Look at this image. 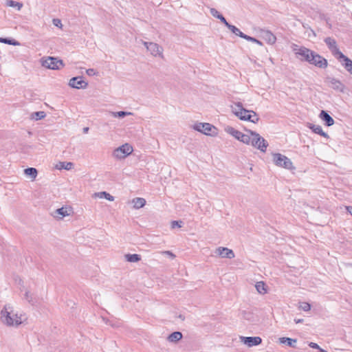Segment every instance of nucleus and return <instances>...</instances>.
<instances>
[{
    "instance_id": "79ce46f5",
    "label": "nucleus",
    "mask_w": 352,
    "mask_h": 352,
    "mask_svg": "<svg viewBox=\"0 0 352 352\" xmlns=\"http://www.w3.org/2000/svg\"><path fill=\"white\" fill-rule=\"evenodd\" d=\"M309 346L312 349H320V346L317 343H315V342H309Z\"/></svg>"
},
{
    "instance_id": "8fccbe9b",
    "label": "nucleus",
    "mask_w": 352,
    "mask_h": 352,
    "mask_svg": "<svg viewBox=\"0 0 352 352\" xmlns=\"http://www.w3.org/2000/svg\"><path fill=\"white\" fill-rule=\"evenodd\" d=\"M1 40H2V38H1V37H0V43H1Z\"/></svg>"
},
{
    "instance_id": "423d86ee",
    "label": "nucleus",
    "mask_w": 352,
    "mask_h": 352,
    "mask_svg": "<svg viewBox=\"0 0 352 352\" xmlns=\"http://www.w3.org/2000/svg\"><path fill=\"white\" fill-rule=\"evenodd\" d=\"M273 162L277 166L282 167L288 170L294 169L293 163L289 158L280 153H273Z\"/></svg>"
},
{
    "instance_id": "6ab92c4d",
    "label": "nucleus",
    "mask_w": 352,
    "mask_h": 352,
    "mask_svg": "<svg viewBox=\"0 0 352 352\" xmlns=\"http://www.w3.org/2000/svg\"><path fill=\"white\" fill-rule=\"evenodd\" d=\"M308 128H309L314 133H316V134H318L325 138H327L329 139V135L324 132L322 129V126H320V125H316V124H311V123H308V125H307Z\"/></svg>"
},
{
    "instance_id": "58836bf2",
    "label": "nucleus",
    "mask_w": 352,
    "mask_h": 352,
    "mask_svg": "<svg viewBox=\"0 0 352 352\" xmlns=\"http://www.w3.org/2000/svg\"><path fill=\"white\" fill-rule=\"evenodd\" d=\"M74 164L72 162H67L65 166V163H63L62 167L66 170H70L73 167Z\"/></svg>"
},
{
    "instance_id": "c85d7f7f",
    "label": "nucleus",
    "mask_w": 352,
    "mask_h": 352,
    "mask_svg": "<svg viewBox=\"0 0 352 352\" xmlns=\"http://www.w3.org/2000/svg\"><path fill=\"white\" fill-rule=\"evenodd\" d=\"M7 6L16 8L17 10H20L23 7V3L13 0H7L6 3Z\"/></svg>"
},
{
    "instance_id": "f3484780",
    "label": "nucleus",
    "mask_w": 352,
    "mask_h": 352,
    "mask_svg": "<svg viewBox=\"0 0 352 352\" xmlns=\"http://www.w3.org/2000/svg\"><path fill=\"white\" fill-rule=\"evenodd\" d=\"M216 254L221 256L222 258H232L235 256L234 252L232 250L224 247H219L217 248Z\"/></svg>"
},
{
    "instance_id": "a211bd4d",
    "label": "nucleus",
    "mask_w": 352,
    "mask_h": 352,
    "mask_svg": "<svg viewBox=\"0 0 352 352\" xmlns=\"http://www.w3.org/2000/svg\"><path fill=\"white\" fill-rule=\"evenodd\" d=\"M319 118L324 122L327 126H331L334 124V120L333 118L324 110H322L319 114Z\"/></svg>"
},
{
    "instance_id": "f8f14e48",
    "label": "nucleus",
    "mask_w": 352,
    "mask_h": 352,
    "mask_svg": "<svg viewBox=\"0 0 352 352\" xmlns=\"http://www.w3.org/2000/svg\"><path fill=\"white\" fill-rule=\"evenodd\" d=\"M144 45L151 52L153 56H162L163 49L158 44L153 42H143Z\"/></svg>"
},
{
    "instance_id": "cd10ccee",
    "label": "nucleus",
    "mask_w": 352,
    "mask_h": 352,
    "mask_svg": "<svg viewBox=\"0 0 352 352\" xmlns=\"http://www.w3.org/2000/svg\"><path fill=\"white\" fill-rule=\"evenodd\" d=\"M24 173L27 176H29L32 179H35L38 174L37 170L32 167L25 168L24 170Z\"/></svg>"
},
{
    "instance_id": "a19ab883",
    "label": "nucleus",
    "mask_w": 352,
    "mask_h": 352,
    "mask_svg": "<svg viewBox=\"0 0 352 352\" xmlns=\"http://www.w3.org/2000/svg\"><path fill=\"white\" fill-rule=\"evenodd\" d=\"M25 298L26 300H28L29 302H32V294L29 292H25Z\"/></svg>"
},
{
    "instance_id": "1a4fd4ad",
    "label": "nucleus",
    "mask_w": 352,
    "mask_h": 352,
    "mask_svg": "<svg viewBox=\"0 0 352 352\" xmlns=\"http://www.w3.org/2000/svg\"><path fill=\"white\" fill-rule=\"evenodd\" d=\"M324 42L327 45L329 50L331 52L332 54L335 56L338 59H340L341 57H344L342 52L340 51L337 46L336 41L331 37H327L324 39Z\"/></svg>"
},
{
    "instance_id": "72a5a7b5",
    "label": "nucleus",
    "mask_w": 352,
    "mask_h": 352,
    "mask_svg": "<svg viewBox=\"0 0 352 352\" xmlns=\"http://www.w3.org/2000/svg\"><path fill=\"white\" fill-rule=\"evenodd\" d=\"M112 114L116 118L118 117V118H122L125 117L126 116L132 115V113L120 111H118V112H112Z\"/></svg>"
},
{
    "instance_id": "37998d69",
    "label": "nucleus",
    "mask_w": 352,
    "mask_h": 352,
    "mask_svg": "<svg viewBox=\"0 0 352 352\" xmlns=\"http://www.w3.org/2000/svg\"><path fill=\"white\" fill-rule=\"evenodd\" d=\"M164 254L168 255L172 259L175 258V255L170 251H165L164 252Z\"/></svg>"
},
{
    "instance_id": "a878e982",
    "label": "nucleus",
    "mask_w": 352,
    "mask_h": 352,
    "mask_svg": "<svg viewBox=\"0 0 352 352\" xmlns=\"http://www.w3.org/2000/svg\"><path fill=\"white\" fill-rule=\"evenodd\" d=\"M124 257L126 261L129 263H137L141 260V256L138 254H126Z\"/></svg>"
},
{
    "instance_id": "0eeeda50",
    "label": "nucleus",
    "mask_w": 352,
    "mask_h": 352,
    "mask_svg": "<svg viewBox=\"0 0 352 352\" xmlns=\"http://www.w3.org/2000/svg\"><path fill=\"white\" fill-rule=\"evenodd\" d=\"M193 129L207 135H213L217 133V128L210 123H196Z\"/></svg>"
},
{
    "instance_id": "2eb2a0df",
    "label": "nucleus",
    "mask_w": 352,
    "mask_h": 352,
    "mask_svg": "<svg viewBox=\"0 0 352 352\" xmlns=\"http://www.w3.org/2000/svg\"><path fill=\"white\" fill-rule=\"evenodd\" d=\"M329 87L334 90L343 93L345 90L344 85L339 80L334 78H327Z\"/></svg>"
},
{
    "instance_id": "e433bc0d",
    "label": "nucleus",
    "mask_w": 352,
    "mask_h": 352,
    "mask_svg": "<svg viewBox=\"0 0 352 352\" xmlns=\"http://www.w3.org/2000/svg\"><path fill=\"white\" fill-rule=\"evenodd\" d=\"M183 222L182 221H171V228H181Z\"/></svg>"
},
{
    "instance_id": "b1692460",
    "label": "nucleus",
    "mask_w": 352,
    "mask_h": 352,
    "mask_svg": "<svg viewBox=\"0 0 352 352\" xmlns=\"http://www.w3.org/2000/svg\"><path fill=\"white\" fill-rule=\"evenodd\" d=\"M132 203L133 204V207L135 209H140L145 206L146 200L142 197H136L132 200Z\"/></svg>"
},
{
    "instance_id": "412c9836",
    "label": "nucleus",
    "mask_w": 352,
    "mask_h": 352,
    "mask_svg": "<svg viewBox=\"0 0 352 352\" xmlns=\"http://www.w3.org/2000/svg\"><path fill=\"white\" fill-rule=\"evenodd\" d=\"M280 343L285 344L287 346H289L290 347L296 348V343H297L296 339L283 337V338H280Z\"/></svg>"
},
{
    "instance_id": "ddd939ff",
    "label": "nucleus",
    "mask_w": 352,
    "mask_h": 352,
    "mask_svg": "<svg viewBox=\"0 0 352 352\" xmlns=\"http://www.w3.org/2000/svg\"><path fill=\"white\" fill-rule=\"evenodd\" d=\"M69 85L75 89H85L88 83L82 79V76H76L69 80Z\"/></svg>"
},
{
    "instance_id": "5701e85b",
    "label": "nucleus",
    "mask_w": 352,
    "mask_h": 352,
    "mask_svg": "<svg viewBox=\"0 0 352 352\" xmlns=\"http://www.w3.org/2000/svg\"><path fill=\"white\" fill-rule=\"evenodd\" d=\"M340 59H342L344 63H342V65L344 67L346 70L352 74V60H351L349 58L344 55V57H341Z\"/></svg>"
},
{
    "instance_id": "f03ea898",
    "label": "nucleus",
    "mask_w": 352,
    "mask_h": 352,
    "mask_svg": "<svg viewBox=\"0 0 352 352\" xmlns=\"http://www.w3.org/2000/svg\"><path fill=\"white\" fill-rule=\"evenodd\" d=\"M232 113L237 116L240 120L249 121L252 118V110H248L243 107L241 102H236L231 106Z\"/></svg>"
},
{
    "instance_id": "7ed1b4c3",
    "label": "nucleus",
    "mask_w": 352,
    "mask_h": 352,
    "mask_svg": "<svg viewBox=\"0 0 352 352\" xmlns=\"http://www.w3.org/2000/svg\"><path fill=\"white\" fill-rule=\"evenodd\" d=\"M41 65L50 69H60L64 66L63 61L57 57L47 56L41 59Z\"/></svg>"
},
{
    "instance_id": "4c0bfd02",
    "label": "nucleus",
    "mask_w": 352,
    "mask_h": 352,
    "mask_svg": "<svg viewBox=\"0 0 352 352\" xmlns=\"http://www.w3.org/2000/svg\"><path fill=\"white\" fill-rule=\"evenodd\" d=\"M252 118H251V120H250V122L254 123V124L257 123L259 120V118H258V115L256 114V113L253 111V112H252Z\"/></svg>"
},
{
    "instance_id": "ea45409f",
    "label": "nucleus",
    "mask_w": 352,
    "mask_h": 352,
    "mask_svg": "<svg viewBox=\"0 0 352 352\" xmlns=\"http://www.w3.org/2000/svg\"><path fill=\"white\" fill-rule=\"evenodd\" d=\"M53 24L56 26V27H59V28H61L62 27V23H61V21L60 19H53Z\"/></svg>"
},
{
    "instance_id": "bb28decb",
    "label": "nucleus",
    "mask_w": 352,
    "mask_h": 352,
    "mask_svg": "<svg viewBox=\"0 0 352 352\" xmlns=\"http://www.w3.org/2000/svg\"><path fill=\"white\" fill-rule=\"evenodd\" d=\"M255 287L256 291L261 294H265L267 292V286L263 281L257 282L255 285Z\"/></svg>"
},
{
    "instance_id": "f257e3e1",
    "label": "nucleus",
    "mask_w": 352,
    "mask_h": 352,
    "mask_svg": "<svg viewBox=\"0 0 352 352\" xmlns=\"http://www.w3.org/2000/svg\"><path fill=\"white\" fill-rule=\"evenodd\" d=\"M14 313L10 305H6L1 311V320L8 327H18L22 323V318Z\"/></svg>"
},
{
    "instance_id": "dca6fc26",
    "label": "nucleus",
    "mask_w": 352,
    "mask_h": 352,
    "mask_svg": "<svg viewBox=\"0 0 352 352\" xmlns=\"http://www.w3.org/2000/svg\"><path fill=\"white\" fill-rule=\"evenodd\" d=\"M261 37L270 45H273L276 41V36L270 30L261 29L260 30Z\"/></svg>"
},
{
    "instance_id": "473e14b6",
    "label": "nucleus",
    "mask_w": 352,
    "mask_h": 352,
    "mask_svg": "<svg viewBox=\"0 0 352 352\" xmlns=\"http://www.w3.org/2000/svg\"><path fill=\"white\" fill-rule=\"evenodd\" d=\"M1 43L12 45H19V43L13 38H2Z\"/></svg>"
},
{
    "instance_id": "c756f323",
    "label": "nucleus",
    "mask_w": 352,
    "mask_h": 352,
    "mask_svg": "<svg viewBox=\"0 0 352 352\" xmlns=\"http://www.w3.org/2000/svg\"><path fill=\"white\" fill-rule=\"evenodd\" d=\"M95 195H98L100 198H105L106 199H107L109 201H112L114 200V197L112 195H111L109 193H108L105 191L96 193Z\"/></svg>"
},
{
    "instance_id": "9d476101",
    "label": "nucleus",
    "mask_w": 352,
    "mask_h": 352,
    "mask_svg": "<svg viewBox=\"0 0 352 352\" xmlns=\"http://www.w3.org/2000/svg\"><path fill=\"white\" fill-rule=\"evenodd\" d=\"M133 148L129 144H125L114 150L113 155L117 159H123L131 154Z\"/></svg>"
},
{
    "instance_id": "4be33fe9",
    "label": "nucleus",
    "mask_w": 352,
    "mask_h": 352,
    "mask_svg": "<svg viewBox=\"0 0 352 352\" xmlns=\"http://www.w3.org/2000/svg\"><path fill=\"white\" fill-rule=\"evenodd\" d=\"M210 12L211 15L221 21L225 25L228 24V21L226 18L220 14L215 8H210Z\"/></svg>"
},
{
    "instance_id": "4468645a",
    "label": "nucleus",
    "mask_w": 352,
    "mask_h": 352,
    "mask_svg": "<svg viewBox=\"0 0 352 352\" xmlns=\"http://www.w3.org/2000/svg\"><path fill=\"white\" fill-rule=\"evenodd\" d=\"M241 342L247 345L249 347H252L254 346H258L262 342V338L258 336L254 337H244L241 336L240 338Z\"/></svg>"
},
{
    "instance_id": "f704fd0d",
    "label": "nucleus",
    "mask_w": 352,
    "mask_h": 352,
    "mask_svg": "<svg viewBox=\"0 0 352 352\" xmlns=\"http://www.w3.org/2000/svg\"><path fill=\"white\" fill-rule=\"evenodd\" d=\"M243 38L247 40V41H251V42L255 43L258 44L260 46L263 45V43L261 41L256 39V38H254V37H252L250 36H248L247 34H245V36H244Z\"/></svg>"
},
{
    "instance_id": "2f4dec72",
    "label": "nucleus",
    "mask_w": 352,
    "mask_h": 352,
    "mask_svg": "<svg viewBox=\"0 0 352 352\" xmlns=\"http://www.w3.org/2000/svg\"><path fill=\"white\" fill-rule=\"evenodd\" d=\"M56 214L60 215L61 216L60 217V219H62L64 217H66V216L69 215L67 208H64V207L58 208L56 210Z\"/></svg>"
},
{
    "instance_id": "c9c22d12",
    "label": "nucleus",
    "mask_w": 352,
    "mask_h": 352,
    "mask_svg": "<svg viewBox=\"0 0 352 352\" xmlns=\"http://www.w3.org/2000/svg\"><path fill=\"white\" fill-rule=\"evenodd\" d=\"M300 309H302L305 311H309L311 309V305L309 303L303 302L301 303L300 306Z\"/></svg>"
},
{
    "instance_id": "a18cd8bd",
    "label": "nucleus",
    "mask_w": 352,
    "mask_h": 352,
    "mask_svg": "<svg viewBox=\"0 0 352 352\" xmlns=\"http://www.w3.org/2000/svg\"><path fill=\"white\" fill-rule=\"evenodd\" d=\"M346 210L348 212L352 215V206H348L346 207Z\"/></svg>"
},
{
    "instance_id": "7c9ffc66",
    "label": "nucleus",
    "mask_w": 352,
    "mask_h": 352,
    "mask_svg": "<svg viewBox=\"0 0 352 352\" xmlns=\"http://www.w3.org/2000/svg\"><path fill=\"white\" fill-rule=\"evenodd\" d=\"M46 114L44 111H36L32 114V118L36 120H39L45 117Z\"/></svg>"
},
{
    "instance_id": "9b49d317",
    "label": "nucleus",
    "mask_w": 352,
    "mask_h": 352,
    "mask_svg": "<svg viewBox=\"0 0 352 352\" xmlns=\"http://www.w3.org/2000/svg\"><path fill=\"white\" fill-rule=\"evenodd\" d=\"M309 64L314 65L319 68H326L328 65L327 60L315 52L311 56Z\"/></svg>"
},
{
    "instance_id": "09e8293b",
    "label": "nucleus",
    "mask_w": 352,
    "mask_h": 352,
    "mask_svg": "<svg viewBox=\"0 0 352 352\" xmlns=\"http://www.w3.org/2000/svg\"><path fill=\"white\" fill-rule=\"evenodd\" d=\"M320 352H327L326 350L322 349L320 347V349H318Z\"/></svg>"
},
{
    "instance_id": "aec40b11",
    "label": "nucleus",
    "mask_w": 352,
    "mask_h": 352,
    "mask_svg": "<svg viewBox=\"0 0 352 352\" xmlns=\"http://www.w3.org/2000/svg\"><path fill=\"white\" fill-rule=\"evenodd\" d=\"M182 333L180 331H175L168 336L167 340L170 342L176 343L182 340Z\"/></svg>"
},
{
    "instance_id": "6e6552de",
    "label": "nucleus",
    "mask_w": 352,
    "mask_h": 352,
    "mask_svg": "<svg viewBox=\"0 0 352 352\" xmlns=\"http://www.w3.org/2000/svg\"><path fill=\"white\" fill-rule=\"evenodd\" d=\"M226 131L244 144H250V136L241 133L232 126H228Z\"/></svg>"
},
{
    "instance_id": "c03bdc74",
    "label": "nucleus",
    "mask_w": 352,
    "mask_h": 352,
    "mask_svg": "<svg viewBox=\"0 0 352 352\" xmlns=\"http://www.w3.org/2000/svg\"><path fill=\"white\" fill-rule=\"evenodd\" d=\"M86 72L89 76H93L96 74V72L94 69H87Z\"/></svg>"
},
{
    "instance_id": "20e7f679",
    "label": "nucleus",
    "mask_w": 352,
    "mask_h": 352,
    "mask_svg": "<svg viewBox=\"0 0 352 352\" xmlns=\"http://www.w3.org/2000/svg\"><path fill=\"white\" fill-rule=\"evenodd\" d=\"M252 138H250V144L262 152H265L268 146L267 142L256 131H249Z\"/></svg>"
},
{
    "instance_id": "393cba45",
    "label": "nucleus",
    "mask_w": 352,
    "mask_h": 352,
    "mask_svg": "<svg viewBox=\"0 0 352 352\" xmlns=\"http://www.w3.org/2000/svg\"><path fill=\"white\" fill-rule=\"evenodd\" d=\"M226 26L235 35L241 37V38H244V36H245V34L243 33L238 28H236V26L233 25H231L229 23H228L227 25H226Z\"/></svg>"
},
{
    "instance_id": "49530a36",
    "label": "nucleus",
    "mask_w": 352,
    "mask_h": 352,
    "mask_svg": "<svg viewBox=\"0 0 352 352\" xmlns=\"http://www.w3.org/2000/svg\"><path fill=\"white\" fill-rule=\"evenodd\" d=\"M294 322L296 323H302L303 322V319H294Z\"/></svg>"
},
{
    "instance_id": "39448f33",
    "label": "nucleus",
    "mask_w": 352,
    "mask_h": 352,
    "mask_svg": "<svg viewBox=\"0 0 352 352\" xmlns=\"http://www.w3.org/2000/svg\"><path fill=\"white\" fill-rule=\"evenodd\" d=\"M293 51L298 58L302 61H306L309 63L311 56L314 51H312L304 46L298 47L297 45H294Z\"/></svg>"
},
{
    "instance_id": "de8ad7c7",
    "label": "nucleus",
    "mask_w": 352,
    "mask_h": 352,
    "mask_svg": "<svg viewBox=\"0 0 352 352\" xmlns=\"http://www.w3.org/2000/svg\"><path fill=\"white\" fill-rule=\"evenodd\" d=\"M89 127H84V128H83V133H88V131H89Z\"/></svg>"
}]
</instances>
